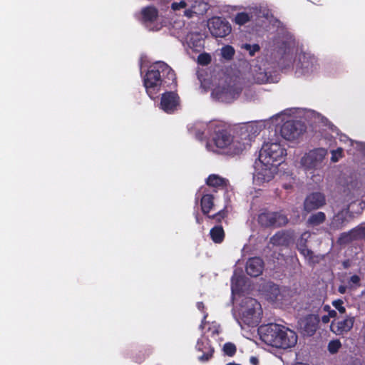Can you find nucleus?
<instances>
[{
	"label": "nucleus",
	"mask_w": 365,
	"mask_h": 365,
	"mask_svg": "<svg viewBox=\"0 0 365 365\" xmlns=\"http://www.w3.org/2000/svg\"><path fill=\"white\" fill-rule=\"evenodd\" d=\"M360 277L357 274L352 275L348 280V284L352 287H357L360 286Z\"/></svg>",
	"instance_id": "nucleus-39"
},
{
	"label": "nucleus",
	"mask_w": 365,
	"mask_h": 365,
	"mask_svg": "<svg viewBox=\"0 0 365 365\" xmlns=\"http://www.w3.org/2000/svg\"><path fill=\"white\" fill-rule=\"evenodd\" d=\"M223 351L225 355L228 356H233L237 351V348L235 344L227 342L223 346Z\"/></svg>",
	"instance_id": "nucleus-34"
},
{
	"label": "nucleus",
	"mask_w": 365,
	"mask_h": 365,
	"mask_svg": "<svg viewBox=\"0 0 365 365\" xmlns=\"http://www.w3.org/2000/svg\"><path fill=\"white\" fill-rule=\"evenodd\" d=\"M326 220V215L323 212H318L312 214L308 218L307 222L312 226H317Z\"/></svg>",
	"instance_id": "nucleus-25"
},
{
	"label": "nucleus",
	"mask_w": 365,
	"mask_h": 365,
	"mask_svg": "<svg viewBox=\"0 0 365 365\" xmlns=\"http://www.w3.org/2000/svg\"><path fill=\"white\" fill-rule=\"evenodd\" d=\"M227 180L218 175L211 174L206 180V184L215 188H225L227 186Z\"/></svg>",
	"instance_id": "nucleus-22"
},
{
	"label": "nucleus",
	"mask_w": 365,
	"mask_h": 365,
	"mask_svg": "<svg viewBox=\"0 0 365 365\" xmlns=\"http://www.w3.org/2000/svg\"><path fill=\"white\" fill-rule=\"evenodd\" d=\"M180 97L173 91H167L162 94L160 108L167 113H173L180 106Z\"/></svg>",
	"instance_id": "nucleus-11"
},
{
	"label": "nucleus",
	"mask_w": 365,
	"mask_h": 365,
	"mask_svg": "<svg viewBox=\"0 0 365 365\" xmlns=\"http://www.w3.org/2000/svg\"><path fill=\"white\" fill-rule=\"evenodd\" d=\"M315 62L316 60L313 56H307L304 54L302 56L299 57V63L304 73L312 72L315 68Z\"/></svg>",
	"instance_id": "nucleus-24"
},
{
	"label": "nucleus",
	"mask_w": 365,
	"mask_h": 365,
	"mask_svg": "<svg viewBox=\"0 0 365 365\" xmlns=\"http://www.w3.org/2000/svg\"><path fill=\"white\" fill-rule=\"evenodd\" d=\"M235 51L232 46L226 45L221 49V54L223 58L227 61H230L233 58Z\"/></svg>",
	"instance_id": "nucleus-30"
},
{
	"label": "nucleus",
	"mask_w": 365,
	"mask_h": 365,
	"mask_svg": "<svg viewBox=\"0 0 365 365\" xmlns=\"http://www.w3.org/2000/svg\"><path fill=\"white\" fill-rule=\"evenodd\" d=\"M306 128L305 124L299 120H287L282 125L280 133L284 139L293 140L304 133Z\"/></svg>",
	"instance_id": "nucleus-8"
},
{
	"label": "nucleus",
	"mask_w": 365,
	"mask_h": 365,
	"mask_svg": "<svg viewBox=\"0 0 365 365\" xmlns=\"http://www.w3.org/2000/svg\"><path fill=\"white\" fill-rule=\"evenodd\" d=\"M346 289H347V287H346V286H345V285H340V286H339V287H338V292H339L340 294H342L346 293Z\"/></svg>",
	"instance_id": "nucleus-42"
},
{
	"label": "nucleus",
	"mask_w": 365,
	"mask_h": 365,
	"mask_svg": "<svg viewBox=\"0 0 365 365\" xmlns=\"http://www.w3.org/2000/svg\"><path fill=\"white\" fill-rule=\"evenodd\" d=\"M319 322L318 315H307L300 323L303 334L309 336H313L318 329Z\"/></svg>",
	"instance_id": "nucleus-16"
},
{
	"label": "nucleus",
	"mask_w": 365,
	"mask_h": 365,
	"mask_svg": "<svg viewBox=\"0 0 365 365\" xmlns=\"http://www.w3.org/2000/svg\"><path fill=\"white\" fill-rule=\"evenodd\" d=\"M261 128L256 123H247L241 126L237 131V138L234 142V154L238 155L250 147L251 143L259 134Z\"/></svg>",
	"instance_id": "nucleus-4"
},
{
	"label": "nucleus",
	"mask_w": 365,
	"mask_h": 365,
	"mask_svg": "<svg viewBox=\"0 0 365 365\" xmlns=\"http://www.w3.org/2000/svg\"><path fill=\"white\" fill-rule=\"evenodd\" d=\"M353 229L356 241L364 240L365 242V223L361 224Z\"/></svg>",
	"instance_id": "nucleus-31"
},
{
	"label": "nucleus",
	"mask_w": 365,
	"mask_h": 365,
	"mask_svg": "<svg viewBox=\"0 0 365 365\" xmlns=\"http://www.w3.org/2000/svg\"><path fill=\"white\" fill-rule=\"evenodd\" d=\"M327 155V150L325 148H319L311 150L302 157L301 166L307 171L320 169Z\"/></svg>",
	"instance_id": "nucleus-6"
},
{
	"label": "nucleus",
	"mask_w": 365,
	"mask_h": 365,
	"mask_svg": "<svg viewBox=\"0 0 365 365\" xmlns=\"http://www.w3.org/2000/svg\"><path fill=\"white\" fill-rule=\"evenodd\" d=\"M242 48L247 50L249 52V54L250 56H254L255 55L256 52H258L260 50L259 46L257 43H255L252 45L249 44V43H245L242 46Z\"/></svg>",
	"instance_id": "nucleus-35"
},
{
	"label": "nucleus",
	"mask_w": 365,
	"mask_h": 365,
	"mask_svg": "<svg viewBox=\"0 0 365 365\" xmlns=\"http://www.w3.org/2000/svg\"><path fill=\"white\" fill-rule=\"evenodd\" d=\"M341 347V343L339 339L331 340L329 342L327 349L331 354H336Z\"/></svg>",
	"instance_id": "nucleus-32"
},
{
	"label": "nucleus",
	"mask_w": 365,
	"mask_h": 365,
	"mask_svg": "<svg viewBox=\"0 0 365 365\" xmlns=\"http://www.w3.org/2000/svg\"><path fill=\"white\" fill-rule=\"evenodd\" d=\"M204 135L203 133H200V136L198 137V138H201L202 137V135Z\"/></svg>",
	"instance_id": "nucleus-50"
},
{
	"label": "nucleus",
	"mask_w": 365,
	"mask_h": 365,
	"mask_svg": "<svg viewBox=\"0 0 365 365\" xmlns=\"http://www.w3.org/2000/svg\"><path fill=\"white\" fill-rule=\"evenodd\" d=\"M210 237L215 244L222 243L225 237V232L222 225H215L210 230Z\"/></svg>",
	"instance_id": "nucleus-23"
},
{
	"label": "nucleus",
	"mask_w": 365,
	"mask_h": 365,
	"mask_svg": "<svg viewBox=\"0 0 365 365\" xmlns=\"http://www.w3.org/2000/svg\"><path fill=\"white\" fill-rule=\"evenodd\" d=\"M325 204V195L320 192H314L306 197L304 202V210L310 212L323 207Z\"/></svg>",
	"instance_id": "nucleus-13"
},
{
	"label": "nucleus",
	"mask_w": 365,
	"mask_h": 365,
	"mask_svg": "<svg viewBox=\"0 0 365 365\" xmlns=\"http://www.w3.org/2000/svg\"><path fill=\"white\" fill-rule=\"evenodd\" d=\"M348 210H342L336 214L330 223V228L334 230H341L349 223L348 217L349 216Z\"/></svg>",
	"instance_id": "nucleus-19"
},
{
	"label": "nucleus",
	"mask_w": 365,
	"mask_h": 365,
	"mask_svg": "<svg viewBox=\"0 0 365 365\" xmlns=\"http://www.w3.org/2000/svg\"><path fill=\"white\" fill-rule=\"evenodd\" d=\"M297 248L299 253L308 259L309 263H314V252L308 248L306 240L300 239L297 244Z\"/></svg>",
	"instance_id": "nucleus-21"
},
{
	"label": "nucleus",
	"mask_w": 365,
	"mask_h": 365,
	"mask_svg": "<svg viewBox=\"0 0 365 365\" xmlns=\"http://www.w3.org/2000/svg\"><path fill=\"white\" fill-rule=\"evenodd\" d=\"M197 60L200 65L206 66L211 62V56L207 53H201L198 56Z\"/></svg>",
	"instance_id": "nucleus-36"
},
{
	"label": "nucleus",
	"mask_w": 365,
	"mask_h": 365,
	"mask_svg": "<svg viewBox=\"0 0 365 365\" xmlns=\"http://www.w3.org/2000/svg\"><path fill=\"white\" fill-rule=\"evenodd\" d=\"M250 361L252 365H258L259 364V360L256 356H251Z\"/></svg>",
	"instance_id": "nucleus-43"
},
{
	"label": "nucleus",
	"mask_w": 365,
	"mask_h": 365,
	"mask_svg": "<svg viewBox=\"0 0 365 365\" xmlns=\"http://www.w3.org/2000/svg\"><path fill=\"white\" fill-rule=\"evenodd\" d=\"M195 13L191 9H187L185 11V16H187L188 18H190L192 16V14Z\"/></svg>",
	"instance_id": "nucleus-45"
},
{
	"label": "nucleus",
	"mask_w": 365,
	"mask_h": 365,
	"mask_svg": "<svg viewBox=\"0 0 365 365\" xmlns=\"http://www.w3.org/2000/svg\"><path fill=\"white\" fill-rule=\"evenodd\" d=\"M277 164L259 162L256 168V176L262 182H269L274 177V171Z\"/></svg>",
	"instance_id": "nucleus-14"
},
{
	"label": "nucleus",
	"mask_w": 365,
	"mask_h": 365,
	"mask_svg": "<svg viewBox=\"0 0 365 365\" xmlns=\"http://www.w3.org/2000/svg\"><path fill=\"white\" fill-rule=\"evenodd\" d=\"M207 133L212 136L215 146L220 149L229 148L234 153V142L238 140L237 136L232 137L226 126L218 121H210L207 124Z\"/></svg>",
	"instance_id": "nucleus-3"
},
{
	"label": "nucleus",
	"mask_w": 365,
	"mask_h": 365,
	"mask_svg": "<svg viewBox=\"0 0 365 365\" xmlns=\"http://www.w3.org/2000/svg\"><path fill=\"white\" fill-rule=\"evenodd\" d=\"M207 26L211 34L215 37H225L232 31L230 24L225 19L219 16H214L209 19Z\"/></svg>",
	"instance_id": "nucleus-9"
},
{
	"label": "nucleus",
	"mask_w": 365,
	"mask_h": 365,
	"mask_svg": "<svg viewBox=\"0 0 365 365\" xmlns=\"http://www.w3.org/2000/svg\"><path fill=\"white\" fill-rule=\"evenodd\" d=\"M264 269V262L259 257L249 258L246 263L245 270L248 275L252 277L259 276Z\"/></svg>",
	"instance_id": "nucleus-17"
},
{
	"label": "nucleus",
	"mask_w": 365,
	"mask_h": 365,
	"mask_svg": "<svg viewBox=\"0 0 365 365\" xmlns=\"http://www.w3.org/2000/svg\"><path fill=\"white\" fill-rule=\"evenodd\" d=\"M158 10L153 6H148L141 10V22L150 30H153L151 24L155 22L158 19Z\"/></svg>",
	"instance_id": "nucleus-18"
},
{
	"label": "nucleus",
	"mask_w": 365,
	"mask_h": 365,
	"mask_svg": "<svg viewBox=\"0 0 365 365\" xmlns=\"http://www.w3.org/2000/svg\"><path fill=\"white\" fill-rule=\"evenodd\" d=\"M355 317L351 314H346L344 318L338 317L331 324V330L337 335H342L349 332L354 326Z\"/></svg>",
	"instance_id": "nucleus-12"
},
{
	"label": "nucleus",
	"mask_w": 365,
	"mask_h": 365,
	"mask_svg": "<svg viewBox=\"0 0 365 365\" xmlns=\"http://www.w3.org/2000/svg\"><path fill=\"white\" fill-rule=\"evenodd\" d=\"M287 155L286 149L278 143H266L263 145L259 155V162H267L279 165Z\"/></svg>",
	"instance_id": "nucleus-5"
},
{
	"label": "nucleus",
	"mask_w": 365,
	"mask_h": 365,
	"mask_svg": "<svg viewBox=\"0 0 365 365\" xmlns=\"http://www.w3.org/2000/svg\"><path fill=\"white\" fill-rule=\"evenodd\" d=\"M343 265H344V268H348V267H349V262H347V261L344 262H343Z\"/></svg>",
	"instance_id": "nucleus-49"
},
{
	"label": "nucleus",
	"mask_w": 365,
	"mask_h": 365,
	"mask_svg": "<svg viewBox=\"0 0 365 365\" xmlns=\"http://www.w3.org/2000/svg\"><path fill=\"white\" fill-rule=\"evenodd\" d=\"M343 157V149L338 148L336 150H331V160L333 163L338 162Z\"/></svg>",
	"instance_id": "nucleus-37"
},
{
	"label": "nucleus",
	"mask_w": 365,
	"mask_h": 365,
	"mask_svg": "<svg viewBox=\"0 0 365 365\" xmlns=\"http://www.w3.org/2000/svg\"><path fill=\"white\" fill-rule=\"evenodd\" d=\"M257 222L263 227H279L287 225L288 219L280 212L264 211L258 215Z\"/></svg>",
	"instance_id": "nucleus-7"
},
{
	"label": "nucleus",
	"mask_w": 365,
	"mask_h": 365,
	"mask_svg": "<svg viewBox=\"0 0 365 365\" xmlns=\"http://www.w3.org/2000/svg\"><path fill=\"white\" fill-rule=\"evenodd\" d=\"M344 302L341 299H336L332 302L333 307L339 311L340 314H345L346 309L344 307Z\"/></svg>",
	"instance_id": "nucleus-38"
},
{
	"label": "nucleus",
	"mask_w": 365,
	"mask_h": 365,
	"mask_svg": "<svg viewBox=\"0 0 365 365\" xmlns=\"http://www.w3.org/2000/svg\"><path fill=\"white\" fill-rule=\"evenodd\" d=\"M203 43H204V40L202 39V38H198L197 41H196V43L195 42H192V46L193 47L195 48H197V47H201L203 46Z\"/></svg>",
	"instance_id": "nucleus-41"
},
{
	"label": "nucleus",
	"mask_w": 365,
	"mask_h": 365,
	"mask_svg": "<svg viewBox=\"0 0 365 365\" xmlns=\"http://www.w3.org/2000/svg\"><path fill=\"white\" fill-rule=\"evenodd\" d=\"M353 241H356L354 229H351L349 232H344L340 234L337 243L340 245H347Z\"/></svg>",
	"instance_id": "nucleus-26"
},
{
	"label": "nucleus",
	"mask_w": 365,
	"mask_h": 365,
	"mask_svg": "<svg viewBox=\"0 0 365 365\" xmlns=\"http://www.w3.org/2000/svg\"><path fill=\"white\" fill-rule=\"evenodd\" d=\"M197 307L199 310H200L201 312H204V309H205V304L202 302H198L197 303Z\"/></svg>",
	"instance_id": "nucleus-44"
},
{
	"label": "nucleus",
	"mask_w": 365,
	"mask_h": 365,
	"mask_svg": "<svg viewBox=\"0 0 365 365\" xmlns=\"http://www.w3.org/2000/svg\"><path fill=\"white\" fill-rule=\"evenodd\" d=\"M258 331L262 341L277 349L292 348L297 343V333L283 325L272 323L262 325Z\"/></svg>",
	"instance_id": "nucleus-1"
},
{
	"label": "nucleus",
	"mask_w": 365,
	"mask_h": 365,
	"mask_svg": "<svg viewBox=\"0 0 365 365\" xmlns=\"http://www.w3.org/2000/svg\"><path fill=\"white\" fill-rule=\"evenodd\" d=\"M241 92V88L235 86L227 85L214 89L212 94L214 95L220 101L231 103L238 98Z\"/></svg>",
	"instance_id": "nucleus-10"
},
{
	"label": "nucleus",
	"mask_w": 365,
	"mask_h": 365,
	"mask_svg": "<svg viewBox=\"0 0 365 365\" xmlns=\"http://www.w3.org/2000/svg\"><path fill=\"white\" fill-rule=\"evenodd\" d=\"M336 312L335 310H329V313H328V315L329 317V318H334V317H336Z\"/></svg>",
	"instance_id": "nucleus-46"
},
{
	"label": "nucleus",
	"mask_w": 365,
	"mask_h": 365,
	"mask_svg": "<svg viewBox=\"0 0 365 365\" xmlns=\"http://www.w3.org/2000/svg\"><path fill=\"white\" fill-rule=\"evenodd\" d=\"M195 220L197 224H202L203 222V219L199 216L197 212L195 214Z\"/></svg>",
	"instance_id": "nucleus-47"
},
{
	"label": "nucleus",
	"mask_w": 365,
	"mask_h": 365,
	"mask_svg": "<svg viewBox=\"0 0 365 365\" xmlns=\"http://www.w3.org/2000/svg\"><path fill=\"white\" fill-rule=\"evenodd\" d=\"M268 297L269 298L274 302L279 300V295H280V289L278 285L272 284L269 286L268 289Z\"/></svg>",
	"instance_id": "nucleus-29"
},
{
	"label": "nucleus",
	"mask_w": 365,
	"mask_h": 365,
	"mask_svg": "<svg viewBox=\"0 0 365 365\" xmlns=\"http://www.w3.org/2000/svg\"><path fill=\"white\" fill-rule=\"evenodd\" d=\"M196 349L202 352V354L198 356L199 361L202 362H206L212 358L215 351L210 339L205 337H202L197 340Z\"/></svg>",
	"instance_id": "nucleus-15"
},
{
	"label": "nucleus",
	"mask_w": 365,
	"mask_h": 365,
	"mask_svg": "<svg viewBox=\"0 0 365 365\" xmlns=\"http://www.w3.org/2000/svg\"><path fill=\"white\" fill-rule=\"evenodd\" d=\"M175 79V73L171 67L165 62L158 61L148 68L143 84L148 95L153 99L162 86H169Z\"/></svg>",
	"instance_id": "nucleus-2"
},
{
	"label": "nucleus",
	"mask_w": 365,
	"mask_h": 365,
	"mask_svg": "<svg viewBox=\"0 0 365 365\" xmlns=\"http://www.w3.org/2000/svg\"><path fill=\"white\" fill-rule=\"evenodd\" d=\"M252 16L246 12L237 13L235 17L234 22L239 25L242 26L251 20Z\"/></svg>",
	"instance_id": "nucleus-27"
},
{
	"label": "nucleus",
	"mask_w": 365,
	"mask_h": 365,
	"mask_svg": "<svg viewBox=\"0 0 365 365\" xmlns=\"http://www.w3.org/2000/svg\"><path fill=\"white\" fill-rule=\"evenodd\" d=\"M330 320V318L329 317V315H324L322 317V322L324 323V324H327L329 322Z\"/></svg>",
	"instance_id": "nucleus-48"
},
{
	"label": "nucleus",
	"mask_w": 365,
	"mask_h": 365,
	"mask_svg": "<svg viewBox=\"0 0 365 365\" xmlns=\"http://www.w3.org/2000/svg\"><path fill=\"white\" fill-rule=\"evenodd\" d=\"M286 242V235L282 232H276L271 238L270 242L275 246L284 245Z\"/></svg>",
	"instance_id": "nucleus-28"
},
{
	"label": "nucleus",
	"mask_w": 365,
	"mask_h": 365,
	"mask_svg": "<svg viewBox=\"0 0 365 365\" xmlns=\"http://www.w3.org/2000/svg\"><path fill=\"white\" fill-rule=\"evenodd\" d=\"M187 6V4L185 1H180V2H173L171 4V8L174 11L180 10V9L185 8Z\"/></svg>",
	"instance_id": "nucleus-40"
},
{
	"label": "nucleus",
	"mask_w": 365,
	"mask_h": 365,
	"mask_svg": "<svg viewBox=\"0 0 365 365\" xmlns=\"http://www.w3.org/2000/svg\"><path fill=\"white\" fill-rule=\"evenodd\" d=\"M200 191L202 192V195L200 199V207L201 211L205 215H208L210 211L214 207V195L210 192H207L206 189L201 188Z\"/></svg>",
	"instance_id": "nucleus-20"
},
{
	"label": "nucleus",
	"mask_w": 365,
	"mask_h": 365,
	"mask_svg": "<svg viewBox=\"0 0 365 365\" xmlns=\"http://www.w3.org/2000/svg\"><path fill=\"white\" fill-rule=\"evenodd\" d=\"M227 211L225 209L220 210L214 215H206L209 219L214 220L216 222L220 223L222 220L227 217Z\"/></svg>",
	"instance_id": "nucleus-33"
}]
</instances>
